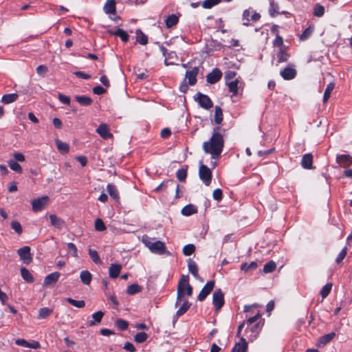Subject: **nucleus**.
<instances>
[{
	"mask_svg": "<svg viewBox=\"0 0 352 352\" xmlns=\"http://www.w3.org/2000/svg\"><path fill=\"white\" fill-rule=\"evenodd\" d=\"M142 291V287L138 284H131L126 289V294L129 295L136 294Z\"/></svg>",
	"mask_w": 352,
	"mask_h": 352,
	"instance_id": "38",
	"label": "nucleus"
},
{
	"mask_svg": "<svg viewBox=\"0 0 352 352\" xmlns=\"http://www.w3.org/2000/svg\"><path fill=\"white\" fill-rule=\"evenodd\" d=\"M220 126L213 129L212 134L209 141L203 143V150L206 153L210 154L211 157L217 160L220 157L224 147V139Z\"/></svg>",
	"mask_w": 352,
	"mask_h": 352,
	"instance_id": "1",
	"label": "nucleus"
},
{
	"mask_svg": "<svg viewBox=\"0 0 352 352\" xmlns=\"http://www.w3.org/2000/svg\"><path fill=\"white\" fill-rule=\"evenodd\" d=\"M312 29L311 28H306L300 36V39L305 41L307 39L312 33Z\"/></svg>",
	"mask_w": 352,
	"mask_h": 352,
	"instance_id": "61",
	"label": "nucleus"
},
{
	"mask_svg": "<svg viewBox=\"0 0 352 352\" xmlns=\"http://www.w3.org/2000/svg\"><path fill=\"white\" fill-rule=\"evenodd\" d=\"M278 9L279 6L277 3L274 1L270 2L269 8V14L270 16L275 17L277 14H278L280 13Z\"/></svg>",
	"mask_w": 352,
	"mask_h": 352,
	"instance_id": "39",
	"label": "nucleus"
},
{
	"mask_svg": "<svg viewBox=\"0 0 352 352\" xmlns=\"http://www.w3.org/2000/svg\"><path fill=\"white\" fill-rule=\"evenodd\" d=\"M75 100L78 102L81 106L88 107L91 104L93 100L92 99L87 96H76Z\"/></svg>",
	"mask_w": 352,
	"mask_h": 352,
	"instance_id": "25",
	"label": "nucleus"
},
{
	"mask_svg": "<svg viewBox=\"0 0 352 352\" xmlns=\"http://www.w3.org/2000/svg\"><path fill=\"white\" fill-rule=\"evenodd\" d=\"M188 285H190L188 275H182L177 285L176 306H177L179 302L181 301L184 296L185 287Z\"/></svg>",
	"mask_w": 352,
	"mask_h": 352,
	"instance_id": "3",
	"label": "nucleus"
},
{
	"mask_svg": "<svg viewBox=\"0 0 352 352\" xmlns=\"http://www.w3.org/2000/svg\"><path fill=\"white\" fill-rule=\"evenodd\" d=\"M49 197L47 196H43L41 197L33 199L32 201V210L34 212L41 211L47 204Z\"/></svg>",
	"mask_w": 352,
	"mask_h": 352,
	"instance_id": "8",
	"label": "nucleus"
},
{
	"mask_svg": "<svg viewBox=\"0 0 352 352\" xmlns=\"http://www.w3.org/2000/svg\"><path fill=\"white\" fill-rule=\"evenodd\" d=\"M17 253L20 259L25 264H29L32 261V257L30 253V248L29 246H24L17 250Z\"/></svg>",
	"mask_w": 352,
	"mask_h": 352,
	"instance_id": "9",
	"label": "nucleus"
},
{
	"mask_svg": "<svg viewBox=\"0 0 352 352\" xmlns=\"http://www.w3.org/2000/svg\"><path fill=\"white\" fill-rule=\"evenodd\" d=\"M199 67H194L191 68L190 70H187L185 74V79H188V85L190 86H193L197 83V76L199 73Z\"/></svg>",
	"mask_w": 352,
	"mask_h": 352,
	"instance_id": "10",
	"label": "nucleus"
},
{
	"mask_svg": "<svg viewBox=\"0 0 352 352\" xmlns=\"http://www.w3.org/2000/svg\"><path fill=\"white\" fill-rule=\"evenodd\" d=\"M187 263L189 272H190L196 279H199V275L198 274L199 269L197 263L192 258H188Z\"/></svg>",
	"mask_w": 352,
	"mask_h": 352,
	"instance_id": "22",
	"label": "nucleus"
},
{
	"mask_svg": "<svg viewBox=\"0 0 352 352\" xmlns=\"http://www.w3.org/2000/svg\"><path fill=\"white\" fill-rule=\"evenodd\" d=\"M184 216L188 217L197 212V208L192 204H188L185 206L181 211Z\"/></svg>",
	"mask_w": 352,
	"mask_h": 352,
	"instance_id": "24",
	"label": "nucleus"
},
{
	"mask_svg": "<svg viewBox=\"0 0 352 352\" xmlns=\"http://www.w3.org/2000/svg\"><path fill=\"white\" fill-rule=\"evenodd\" d=\"M94 226H95V229L99 232L104 231L107 229V227L104 225V223L100 218H97L96 219Z\"/></svg>",
	"mask_w": 352,
	"mask_h": 352,
	"instance_id": "53",
	"label": "nucleus"
},
{
	"mask_svg": "<svg viewBox=\"0 0 352 352\" xmlns=\"http://www.w3.org/2000/svg\"><path fill=\"white\" fill-rule=\"evenodd\" d=\"M346 253H347V248L346 247H344L340 252V253L338 254L337 258H336V262L337 263H340L343 259L344 258V257L346 256Z\"/></svg>",
	"mask_w": 352,
	"mask_h": 352,
	"instance_id": "59",
	"label": "nucleus"
},
{
	"mask_svg": "<svg viewBox=\"0 0 352 352\" xmlns=\"http://www.w3.org/2000/svg\"><path fill=\"white\" fill-rule=\"evenodd\" d=\"M96 131L104 140H107L113 136L110 132L109 126L105 123L99 124Z\"/></svg>",
	"mask_w": 352,
	"mask_h": 352,
	"instance_id": "12",
	"label": "nucleus"
},
{
	"mask_svg": "<svg viewBox=\"0 0 352 352\" xmlns=\"http://www.w3.org/2000/svg\"><path fill=\"white\" fill-rule=\"evenodd\" d=\"M19 96L17 94L13 93V94H5L2 96L1 102L3 104H8L10 103H12L14 101H16L18 98Z\"/></svg>",
	"mask_w": 352,
	"mask_h": 352,
	"instance_id": "31",
	"label": "nucleus"
},
{
	"mask_svg": "<svg viewBox=\"0 0 352 352\" xmlns=\"http://www.w3.org/2000/svg\"><path fill=\"white\" fill-rule=\"evenodd\" d=\"M103 316L104 312L102 311H98L97 312L94 313L91 316L93 320L89 322V326L92 327L96 325L97 323L100 322Z\"/></svg>",
	"mask_w": 352,
	"mask_h": 352,
	"instance_id": "28",
	"label": "nucleus"
},
{
	"mask_svg": "<svg viewBox=\"0 0 352 352\" xmlns=\"http://www.w3.org/2000/svg\"><path fill=\"white\" fill-rule=\"evenodd\" d=\"M107 189L108 193L111 196V197L115 200H118L119 199V193L117 190V188L115 185L111 184H108L107 186Z\"/></svg>",
	"mask_w": 352,
	"mask_h": 352,
	"instance_id": "32",
	"label": "nucleus"
},
{
	"mask_svg": "<svg viewBox=\"0 0 352 352\" xmlns=\"http://www.w3.org/2000/svg\"><path fill=\"white\" fill-rule=\"evenodd\" d=\"M200 179L206 186H209L212 181V172L210 169L204 164H201L199 170Z\"/></svg>",
	"mask_w": 352,
	"mask_h": 352,
	"instance_id": "4",
	"label": "nucleus"
},
{
	"mask_svg": "<svg viewBox=\"0 0 352 352\" xmlns=\"http://www.w3.org/2000/svg\"><path fill=\"white\" fill-rule=\"evenodd\" d=\"M176 177L179 181L182 182H185L187 177V167L178 169L176 173Z\"/></svg>",
	"mask_w": 352,
	"mask_h": 352,
	"instance_id": "47",
	"label": "nucleus"
},
{
	"mask_svg": "<svg viewBox=\"0 0 352 352\" xmlns=\"http://www.w3.org/2000/svg\"><path fill=\"white\" fill-rule=\"evenodd\" d=\"M224 302V294L221 289H217L212 295V304L214 307L215 311H219L223 306Z\"/></svg>",
	"mask_w": 352,
	"mask_h": 352,
	"instance_id": "5",
	"label": "nucleus"
},
{
	"mask_svg": "<svg viewBox=\"0 0 352 352\" xmlns=\"http://www.w3.org/2000/svg\"><path fill=\"white\" fill-rule=\"evenodd\" d=\"M332 289V283H327L325 285H324L320 290V295L322 298H325L330 294Z\"/></svg>",
	"mask_w": 352,
	"mask_h": 352,
	"instance_id": "44",
	"label": "nucleus"
},
{
	"mask_svg": "<svg viewBox=\"0 0 352 352\" xmlns=\"http://www.w3.org/2000/svg\"><path fill=\"white\" fill-rule=\"evenodd\" d=\"M36 73L39 76H43L48 71V69L45 65H41L36 67Z\"/></svg>",
	"mask_w": 352,
	"mask_h": 352,
	"instance_id": "64",
	"label": "nucleus"
},
{
	"mask_svg": "<svg viewBox=\"0 0 352 352\" xmlns=\"http://www.w3.org/2000/svg\"><path fill=\"white\" fill-rule=\"evenodd\" d=\"M300 164L305 169H311L313 164V155L311 153L305 154L301 160Z\"/></svg>",
	"mask_w": 352,
	"mask_h": 352,
	"instance_id": "19",
	"label": "nucleus"
},
{
	"mask_svg": "<svg viewBox=\"0 0 352 352\" xmlns=\"http://www.w3.org/2000/svg\"><path fill=\"white\" fill-rule=\"evenodd\" d=\"M80 278L83 284L89 285L91 282L92 275L88 270H82L80 274Z\"/></svg>",
	"mask_w": 352,
	"mask_h": 352,
	"instance_id": "26",
	"label": "nucleus"
},
{
	"mask_svg": "<svg viewBox=\"0 0 352 352\" xmlns=\"http://www.w3.org/2000/svg\"><path fill=\"white\" fill-rule=\"evenodd\" d=\"M274 46L282 47L283 45V38L279 34H276L275 39L273 41Z\"/></svg>",
	"mask_w": 352,
	"mask_h": 352,
	"instance_id": "62",
	"label": "nucleus"
},
{
	"mask_svg": "<svg viewBox=\"0 0 352 352\" xmlns=\"http://www.w3.org/2000/svg\"><path fill=\"white\" fill-rule=\"evenodd\" d=\"M213 199L217 201H220L223 198V192L220 188H217L212 193Z\"/></svg>",
	"mask_w": 352,
	"mask_h": 352,
	"instance_id": "60",
	"label": "nucleus"
},
{
	"mask_svg": "<svg viewBox=\"0 0 352 352\" xmlns=\"http://www.w3.org/2000/svg\"><path fill=\"white\" fill-rule=\"evenodd\" d=\"M147 338L148 335L145 332H139L135 336L134 340L137 343H142L145 342Z\"/></svg>",
	"mask_w": 352,
	"mask_h": 352,
	"instance_id": "55",
	"label": "nucleus"
},
{
	"mask_svg": "<svg viewBox=\"0 0 352 352\" xmlns=\"http://www.w3.org/2000/svg\"><path fill=\"white\" fill-rule=\"evenodd\" d=\"M248 342L245 339L241 337L240 341L236 343L231 352H247Z\"/></svg>",
	"mask_w": 352,
	"mask_h": 352,
	"instance_id": "20",
	"label": "nucleus"
},
{
	"mask_svg": "<svg viewBox=\"0 0 352 352\" xmlns=\"http://www.w3.org/2000/svg\"><path fill=\"white\" fill-rule=\"evenodd\" d=\"M214 284V280L208 281L206 284L204 286L201 292H199L197 296V300L201 302L204 301L206 298V297L210 294V292L213 290Z\"/></svg>",
	"mask_w": 352,
	"mask_h": 352,
	"instance_id": "7",
	"label": "nucleus"
},
{
	"mask_svg": "<svg viewBox=\"0 0 352 352\" xmlns=\"http://www.w3.org/2000/svg\"><path fill=\"white\" fill-rule=\"evenodd\" d=\"M67 247L68 251L69 252H71V255L73 257H75V258H78V250H77V248H76V245L74 243H68L67 244Z\"/></svg>",
	"mask_w": 352,
	"mask_h": 352,
	"instance_id": "56",
	"label": "nucleus"
},
{
	"mask_svg": "<svg viewBox=\"0 0 352 352\" xmlns=\"http://www.w3.org/2000/svg\"><path fill=\"white\" fill-rule=\"evenodd\" d=\"M55 143L58 150L62 153H67L69 151V146L66 142H63L61 140L56 139Z\"/></svg>",
	"mask_w": 352,
	"mask_h": 352,
	"instance_id": "29",
	"label": "nucleus"
},
{
	"mask_svg": "<svg viewBox=\"0 0 352 352\" xmlns=\"http://www.w3.org/2000/svg\"><path fill=\"white\" fill-rule=\"evenodd\" d=\"M261 327L262 324H261V322H256L251 325L250 329H248V327L246 328L245 333L247 334L250 333V335H248V337L251 341L256 338L261 329Z\"/></svg>",
	"mask_w": 352,
	"mask_h": 352,
	"instance_id": "13",
	"label": "nucleus"
},
{
	"mask_svg": "<svg viewBox=\"0 0 352 352\" xmlns=\"http://www.w3.org/2000/svg\"><path fill=\"white\" fill-rule=\"evenodd\" d=\"M191 303L185 300L176 312V315L179 317L184 314L190 307Z\"/></svg>",
	"mask_w": 352,
	"mask_h": 352,
	"instance_id": "37",
	"label": "nucleus"
},
{
	"mask_svg": "<svg viewBox=\"0 0 352 352\" xmlns=\"http://www.w3.org/2000/svg\"><path fill=\"white\" fill-rule=\"evenodd\" d=\"M289 57V55L285 52V50L280 48L277 54L278 63L287 61Z\"/></svg>",
	"mask_w": 352,
	"mask_h": 352,
	"instance_id": "40",
	"label": "nucleus"
},
{
	"mask_svg": "<svg viewBox=\"0 0 352 352\" xmlns=\"http://www.w3.org/2000/svg\"><path fill=\"white\" fill-rule=\"evenodd\" d=\"M314 15L317 17H321L324 14V7L319 3L315 5L314 8Z\"/></svg>",
	"mask_w": 352,
	"mask_h": 352,
	"instance_id": "49",
	"label": "nucleus"
},
{
	"mask_svg": "<svg viewBox=\"0 0 352 352\" xmlns=\"http://www.w3.org/2000/svg\"><path fill=\"white\" fill-rule=\"evenodd\" d=\"M221 0H205L202 2V7L205 9H210L220 3Z\"/></svg>",
	"mask_w": 352,
	"mask_h": 352,
	"instance_id": "45",
	"label": "nucleus"
},
{
	"mask_svg": "<svg viewBox=\"0 0 352 352\" xmlns=\"http://www.w3.org/2000/svg\"><path fill=\"white\" fill-rule=\"evenodd\" d=\"M335 337H336L335 332H331V333L325 334L319 338L318 342L316 344V346L319 348L323 347L326 344L329 343Z\"/></svg>",
	"mask_w": 352,
	"mask_h": 352,
	"instance_id": "17",
	"label": "nucleus"
},
{
	"mask_svg": "<svg viewBox=\"0 0 352 352\" xmlns=\"http://www.w3.org/2000/svg\"><path fill=\"white\" fill-rule=\"evenodd\" d=\"M260 318H261V315L258 313L256 314L255 316L249 318L246 321L248 329H250V326L252 325L253 324L258 322L257 321Z\"/></svg>",
	"mask_w": 352,
	"mask_h": 352,
	"instance_id": "58",
	"label": "nucleus"
},
{
	"mask_svg": "<svg viewBox=\"0 0 352 352\" xmlns=\"http://www.w3.org/2000/svg\"><path fill=\"white\" fill-rule=\"evenodd\" d=\"M122 265L118 263H112L109 268V275L111 278H117L121 271Z\"/></svg>",
	"mask_w": 352,
	"mask_h": 352,
	"instance_id": "23",
	"label": "nucleus"
},
{
	"mask_svg": "<svg viewBox=\"0 0 352 352\" xmlns=\"http://www.w3.org/2000/svg\"><path fill=\"white\" fill-rule=\"evenodd\" d=\"M142 243L149 250L154 254L162 255L166 252L165 244L161 241H153V239L148 236H142Z\"/></svg>",
	"mask_w": 352,
	"mask_h": 352,
	"instance_id": "2",
	"label": "nucleus"
},
{
	"mask_svg": "<svg viewBox=\"0 0 352 352\" xmlns=\"http://www.w3.org/2000/svg\"><path fill=\"white\" fill-rule=\"evenodd\" d=\"M116 327L120 331H124L127 329L129 327V323L126 320L118 318L115 322Z\"/></svg>",
	"mask_w": 352,
	"mask_h": 352,
	"instance_id": "41",
	"label": "nucleus"
},
{
	"mask_svg": "<svg viewBox=\"0 0 352 352\" xmlns=\"http://www.w3.org/2000/svg\"><path fill=\"white\" fill-rule=\"evenodd\" d=\"M60 274L58 272H54L45 276L43 281V286L47 287L54 285L59 279Z\"/></svg>",
	"mask_w": 352,
	"mask_h": 352,
	"instance_id": "15",
	"label": "nucleus"
},
{
	"mask_svg": "<svg viewBox=\"0 0 352 352\" xmlns=\"http://www.w3.org/2000/svg\"><path fill=\"white\" fill-rule=\"evenodd\" d=\"M88 253L94 263L96 264L101 263L100 257L96 250L89 249Z\"/></svg>",
	"mask_w": 352,
	"mask_h": 352,
	"instance_id": "46",
	"label": "nucleus"
},
{
	"mask_svg": "<svg viewBox=\"0 0 352 352\" xmlns=\"http://www.w3.org/2000/svg\"><path fill=\"white\" fill-rule=\"evenodd\" d=\"M179 22V17L176 14H170L165 19V25L167 28H170L177 25Z\"/></svg>",
	"mask_w": 352,
	"mask_h": 352,
	"instance_id": "27",
	"label": "nucleus"
},
{
	"mask_svg": "<svg viewBox=\"0 0 352 352\" xmlns=\"http://www.w3.org/2000/svg\"><path fill=\"white\" fill-rule=\"evenodd\" d=\"M297 74L296 70L290 67H287L280 72L281 77L286 80L294 79Z\"/></svg>",
	"mask_w": 352,
	"mask_h": 352,
	"instance_id": "16",
	"label": "nucleus"
},
{
	"mask_svg": "<svg viewBox=\"0 0 352 352\" xmlns=\"http://www.w3.org/2000/svg\"><path fill=\"white\" fill-rule=\"evenodd\" d=\"M239 82V81L238 79H235L234 80H232L231 82H226L229 89V91L232 94V96H236L238 94Z\"/></svg>",
	"mask_w": 352,
	"mask_h": 352,
	"instance_id": "35",
	"label": "nucleus"
},
{
	"mask_svg": "<svg viewBox=\"0 0 352 352\" xmlns=\"http://www.w3.org/2000/svg\"><path fill=\"white\" fill-rule=\"evenodd\" d=\"M52 313V310L47 307H43L39 309L38 318H46Z\"/></svg>",
	"mask_w": 352,
	"mask_h": 352,
	"instance_id": "52",
	"label": "nucleus"
},
{
	"mask_svg": "<svg viewBox=\"0 0 352 352\" xmlns=\"http://www.w3.org/2000/svg\"><path fill=\"white\" fill-rule=\"evenodd\" d=\"M108 33L111 35L119 36L124 43H126L129 41V34L121 28H118L116 30H109Z\"/></svg>",
	"mask_w": 352,
	"mask_h": 352,
	"instance_id": "18",
	"label": "nucleus"
},
{
	"mask_svg": "<svg viewBox=\"0 0 352 352\" xmlns=\"http://www.w3.org/2000/svg\"><path fill=\"white\" fill-rule=\"evenodd\" d=\"M195 100L198 102L199 106L206 110L210 109L213 106V102L208 96L198 92L197 94V97H194Z\"/></svg>",
	"mask_w": 352,
	"mask_h": 352,
	"instance_id": "6",
	"label": "nucleus"
},
{
	"mask_svg": "<svg viewBox=\"0 0 352 352\" xmlns=\"http://www.w3.org/2000/svg\"><path fill=\"white\" fill-rule=\"evenodd\" d=\"M137 42L141 45H146L148 43L147 36L144 34L140 30L136 31Z\"/></svg>",
	"mask_w": 352,
	"mask_h": 352,
	"instance_id": "42",
	"label": "nucleus"
},
{
	"mask_svg": "<svg viewBox=\"0 0 352 352\" xmlns=\"http://www.w3.org/2000/svg\"><path fill=\"white\" fill-rule=\"evenodd\" d=\"M65 300L68 303L78 308H82L85 306V302L82 300H76L71 298H67Z\"/></svg>",
	"mask_w": 352,
	"mask_h": 352,
	"instance_id": "48",
	"label": "nucleus"
},
{
	"mask_svg": "<svg viewBox=\"0 0 352 352\" xmlns=\"http://www.w3.org/2000/svg\"><path fill=\"white\" fill-rule=\"evenodd\" d=\"M195 251V246L193 244H187L183 248V254L185 256H190Z\"/></svg>",
	"mask_w": 352,
	"mask_h": 352,
	"instance_id": "54",
	"label": "nucleus"
},
{
	"mask_svg": "<svg viewBox=\"0 0 352 352\" xmlns=\"http://www.w3.org/2000/svg\"><path fill=\"white\" fill-rule=\"evenodd\" d=\"M335 87V83L334 82H330L327 85L324 92L323 95V99L322 101L324 103L327 102L328 100L329 99L331 92L333 90Z\"/></svg>",
	"mask_w": 352,
	"mask_h": 352,
	"instance_id": "34",
	"label": "nucleus"
},
{
	"mask_svg": "<svg viewBox=\"0 0 352 352\" xmlns=\"http://www.w3.org/2000/svg\"><path fill=\"white\" fill-rule=\"evenodd\" d=\"M336 162L341 167H348L352 164V157L347 154L338 155L336 156Z\"/></svg>",
	"mask_w": 352,
	"mask_h": 352,
	"instance_id": "14",
	"label": "nucleus"
},
{
	"mask_svg": "<svg viewBox=\"0 0 352 352\" xmlns=\"http://www.w3.org/2000/svg\"><path fill=\"white\" fill-rule=\"evenodd\" d=\"M11 228L19 234H21L23 229L21 223L17 221H12L10 223Z\"/></svg>",
	"mask_w": 352,
	"mask_h": 352,
	"instance_id": "57",
	"label": "nucleus"
},
{
	"mask_svg": "<svg viewBox=\"0 0 352 352\" xmlns=\"http://www.w3.org/2000/svg\"><path fill=\"white\" fill-rule=\"evenodd\" d=\"M222 77V73L219 69L215 68L206 76L208 83L213 85L217 83Z\"/></svg>",
	"mask_w": 352,
	"mask_h": 352,
	"instance_id": "11",
	"label": "nucleus"
},
{
	"mask_svg": "<svg viewBox=\"0 0 352 352\" xmlns=\"http://www.w3.org/2000/svg\"><path fill=\"white\" fill-rule=\"evenodd\" d=\"M50 219L51 224L58 229H62L65 226V221L56 214H50Z\"/></svg>",
	"mask_w": 352,
	"mask_h": 352,
	"instance_id": "21",
	"label": "nucleus"
},
{
	"mask_svg": "<svg viewBox=\"0 0 352 352\" xmlns=\"http://www.w3.org/2000/svg\"><path fill=\"white\" fill-rule=\"evenodd\" d=\"M8 165L12 170L16 171L18 173H21L23 171L21 165L13 160L8 161Z\"/></svg>",
	"mask_w": 352,
	"mask_h": 352,
	"instance_id": "50",
	"label": "nucleus"
},
{
	"mask_svg": "<svg viewBox=\"0 0 352 352\" xmlns=\"http://www.w3.org/2000/svg\"><path fill=\"white\" fill-rule=\"evenodd\" d=\"M21 275L22 278L28 283H32L34 282V277L30 274L29 270L26 269L25 267H21Z\"/></svg>",
	"mask_w": 352,
	"mask_h": 352,
	"instance_id": "36",
	"label": "nucleus"
},
{
	"mask_svg": "<svg viewBox=\"0 0 352 352\" xmlns=\"http://www.w3.org/2000/svg\"><path fill=\"white\" fill-rule=\"evenodd\" d=\"M258 267V264L256 261H252L250 264L247 263H243L241 265V270L247 272L250 270H252L256 269Z\"/></svg>",
	"mask_w": 352,
	"mask_h": 352,
	"instance_id": "43",
	"label": "nucleus"
},
{
	"mask_svg": "<svg viewBox=\"0 0 352 352\" xmlns=\"http://www.w3.org/2000/svg\"><path fill=\"white\" fill-rule=\"evenodd\" d=\"M276 265L273 261H270L265 263L263 267V272L265 273H271L275 270Z\"/></svg>",
	"mask_w": 352,
	"mask_h": 352,
	"instance_id": "51",
	"label": "nucleus"
},
{
	"mask_svg": "<svg viewBox=\"0 0 352 352\" xmlns=\"http://www.w3.org/2000/svg\"><path fill=\"white\" fill-rule=\"evenodd\" d=\"M104 10L107 14H113L116 12V3L114 0H107L104 6Z\"/></svg>",
	"mask_w": 352,
	"mask_h": 352,
	"instance_id": "33",
	"label": "nucleus"
},
{
	"mask_svg": "<svg viewBox=\"0 0 352 352\" xmlns=\"http://www.w3.org/2000/svg\"><path fill=\"white\" fill-rule=\"evenodd\" d=\"M58 98L59 101L61 103L65 104H69V103H70L69 97L65 96L62 94H58Z\"/></svg>",
	"mask_w": 352,
	"mask_h": 352,
	"instance_id": "63",
	"label": "nucleus"
},
{
	"mask_svg": "<svg viewBox=\"0 0 352 352\" xmlns=\"http://www.w3.org/2000/svg\"><path fill=\"white\" fill-rule=\"evenodd\" d=\"M223 111L219 106H216L214 109V122L217 124H220L223 121Z\"/></svg>",
	"mask_w": 352,
	"mask_h": 352,
	"instance_id": "30",
	"label": "nucleus"
}]
</instances>
